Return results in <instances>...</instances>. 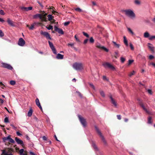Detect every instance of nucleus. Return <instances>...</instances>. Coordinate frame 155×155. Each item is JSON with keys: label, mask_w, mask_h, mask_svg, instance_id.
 I'll use <instances>...</instances> for the list:
<instances>
[{"label": "nucleus", "mask_w": 155, "mask_h": 155, "mask_svg": "<svg viewBox=\"0 0 155 155\" xmlns=\"http://www.w3.org/2000/svg\"><path fill=\"white\" fill-rule=\"evenodd\" d=\"M112 42L114 43V46H115L116 47L118 48H119L120 46L119 44H117L114 41H112Z\"/></svg>", "instance_id": "28"}, {"label": "nucleus", "mask_w": 155, "mask_h": 155, "mask_svg": "<svg viewBox=\"0 0 155 155\" xmlns=\"http://www.w3.org/2000/svg\"><path fill=\"white\" fill-rule=\"evenodd\" d=\"M95 130L97 131V133L98 134L100 135V137L101 138V140L105 144H107V142L105 140V139L104 136L102 135L101 133L100 130L98 129V128L96 126H95Z\"/></svg>", "instance_id": "4"}, {"label": "nucleus", "mask_w": 155, "mask_h": 155, "mask_svg": "<svg viewBox=\"0 0 155 155\" xmlns=\"http://www.w3.org/2000/svg\"><path fill=\"white\" fill-rule=\"evenodd\" d=\"M29 153L31 155H36L33 152L31 151L29 152Z\"/></svg>", "instance_id": "63"}, {"label": "nucleus", "mask_w": 155, "mask_h": 155, "mask_svg": "<svg viewBox=\"0 0 155 155\" xmlns=\"http://www.w3.org/2000/svg\"><path fill=\"white\" fill-rule=\"evenodd\" d=\"M125 14L131 18H134L135 15L133 12L130 10H125L124 11Z\"/></svg>", "instance_id": "3"}, {"label": "nucleus", "mask_w": 155, "mask_h": 155, "mask_svg": "<svg viewBox=\"0 0 155 155\" xmlns=\"http://www.w3.org/2000/svg\"><path fill=\"white\" fill-rule=\"evenodd\" d=\"M35 102L36 105L38 107L41 105L39 102V100L38 98H37L35 100Z\"/></svg>", "instance_id": "25"}, {"label": "nucleus", "mask_w": 155, "mask_h": 155, "mask_svg": "<svg viewBox=\"0 0 155 155\" xmlns=\"http://www.w3.org/2000/svg\"><path fill=\"white\" fill-rule=\"evenodd\" d=\"M34 24L35 25H41L42 24L40 22H35L34 23Z\"/></svg>", "instance_id": "41"}, {"label": "nucleus", "mask_w": 155, "mask_h": 155, "mask_svg": "<svg viewBox=\"0 0 155 155\" xmlns=\"http://www.w3.org/2000/svg\"><path fill=\"white\" fill-rule=\"evenodd\" d=\"M83 34L84 35L87 37L88 38L89 37V35L86 33H85L84 32H83Z\"/></svg>", "instance_id": "45"}, {"label": "nucleus", "mask_w": 155, "mask_h": 155, "mask_svg": "<svg viewBox=\"0 0 155 155\" xmlns=\"http://www.w3.org/2000/svg\"><path fill=\"white\" fill-rule=\"evenodd\" d=\"M149 94H152V91L151 90L148 89L147 90Z\"/></svg>", "instance_id": "52"}, {"label": "nucleus", "mask_w": 155, "mask_h": 155, "mask_svg": "<svg viewBox=\"0 0 155 155\" xmlns=\"http://www.w3.org/2000/svg\"><path fill=\"white\" fill-rule=\"evenodd\" d=\"M0 14L2 15H4L5 13L4 12V11L2 10H0Z\"/></svg>", "instance_id": "53"}, {"label": "nucleus", "mask_w": 155, "mask_h": 155, "mask_svg": "<svg viewBox=\"0 0 155 155\" xmlns=\"http://www.w3.org/2000/svg\"><path fill=\"white\" fill-rule=\"evenodd\" d=\"M154 58V56L152 55H150L149 56V58L150 60H152Z\"/></svg>", "instance_id": "54"}, {"label": "nucleus", "mask_w": 155, "mask_h": 155, "mask_svg": "<svg viewBox=\"0 0 155 155\" xmlns=\"http://www.w3.org/2000/svg\"><path fill=\"white\" fill-rule=\"evenodd\" d=\"M96 47L97 48H99L104 50L106 52H108L109 51V50L108 49L105 48L104 46H102V45H97Z\"/></svg>", "instance_id": "14"}, {"label": "nucleus", "mask_w": 155, "mask_h": 155, "mask_svg": "<svg viewBox=\"0 0 155 155\" xmlns=\"http://www.w3.org/2000/svg\"><path fill=\"white\" fill-rule=\"evenodd\" d=\"M73 67L77 71L81 70L83 69V64L81 63L76 62L73 65Z\"/></svg>", "instance_id": "2"}, {"label": "nucleus", "mask_w": 155, "mask_h": 155, "mask_svg": "<svg viewBox=\"0 0 155 155\" xmlns=\"http://www.w3.org/2000/svg\"><path fill=\"white\" fill-rule=\"evenodd\" d=\"M17 135L18 136H20L22 135V134L20 133L18 131L16 132Z\"/></svg>", "instance_id": "60"}, {"label": "nucleus", "mask_w": 155, "mask_h": 155, "mask_svg": "<svg viewBox=\"0 0 155 155\" xmlns=\"http://www.w3.org/2000/svg\"><path fill=\"white\" fill-rule=\"evenodd\" d=\"M110 102L111 103L113 104L115 107H116L117 106V103L115 100L112 98L111 96H110Z\"/></svg>", "instance_id": "16"}, {"label": "nucleus", "mask_w": 155, "mask_h": 155, "mask_svg": "<svg viewBox=\"0 0 155 155\" xmlns=\"http://www.w3.org/2000/svg\"><path fill=\"white\" fill-rule=\"evenodd\" d=\"M40 33L41 35L45 36L47 39L51 40V39L50 34L47 32H43L42 31H41Z\"/></svg>", "instance_id": "10"}, {"label": "nucleus", "mask_w": 155, "mask_h": 155, "mask_svg": "<svg viewBox=\"0 0 155 155\" xmlns=\"http://www.w3.org/2000/svg\"><path fill=\"white\" fill-rule=\"evenodd\" d=\"M21 9L24 11H28V7H22Z\"/></svg>", "instance_id": "40"}, {"label": "nucleus", "mask_w": 155, "mask_h": 155, "mask_svg": "<svg viewBox=\"0 0 155 155\" xmlns=\"http://www.w3.org/2000/svg\"><path fill=\"white\" fill-rule=\"evenodd\" d=\"M10 135H9L7 137H4L2 138V140L4 142H5L6 140H9L10 137Z\"/></svg>", "instance_id": "21"}, {"label": "nucleus", "mask_w": 155, "mask_h": 155, "mask_svg": "<svg viewBox=\"0 0 155 155\" xmlns=\"http://www.w3.org/2000/svg\"><path fill=\"white\" fill-rule=\"evenodd\" d=\"M92 147H93L94 149L95 150H98V148H97V146L94 143H93L92 144Z\"/></svg>", "instance_id": "24"}, {"label": "nucleus", "mask_w": 155, "mask_h": 155, "mask_svg": "<svg viewBox=\"0 0 155 155\" xmlns=\"http://www.w3.org/2000/svg\"><path fill=\"white\" fill-rule=\"evenodd\" d=\"M24 152V150L23 149H21L19 151V153L21 155L23 154V153Z\"/></svg>", "instance_id": "43"}, {"label": "nucleus", "mask_w": 155, "mask_h": 155, "mask_svg": "<svg viewBox=\"0 0 155 155\" xmlns=\"http://www.w3.org/2000/svg\"><path fill=\"white\" fill-rule=\"evenodd\" d=\"M78 117L80 121L81 124L83 125V126L85 127L86 125V122L85 119L79 115L78 116Z\"/></svg>", "instance_id": "7"}, {"label": "nucleus", "mask_w": 155, "mask_h": 155, "mask_svg": "<svg viewBox=\"0 0 155 155\" xmlns=\"http://www.w3.org/2000/svg\"><path fill=\"white\" fill-rule=\"evenodd\" d=\"M70 23V22L69 21L66 22L64 23V26H67Z\"/></svg>", "instance_id": "51"}, {"label": "nucleus", "mask_w": 155, "mask_h": 155, "mask_svg": "<svg viewBox=\"0 0 155 155\" xmlns=\"http://www.w3.org/2000/svg\"><path fill=\"white\" fill-rule=\"evenodd\" d=\"M90 42L91 43H93L94 42V40L92 37H91L89 39Z\"/></svg>", "instance_id": "32"}, {"label": "nucleus", "mask_w": 155, "mask_h": 155, "mask_svg": "<svg viewBox=\"0 0 155 155\" xmlns=\"http://www.w3.org/2000/svg\"><path fill=\"white\" fill-rule=\"evenodd\" d=\"M124 43L127 46L128 45V42L127 40L126 39V38L125 36L124 37Z\"/></svg>", "instance_id": "26"}, {"label": "nucleus", "mask_w": 155, "mask_h": 155, "mask_svg": "<svg viewBox=\"0 0 155 155\" xmlns=\"http://www.w3.org/2000/svg\"><path fill=\"white\" fill-rule=\"evenodd\" d=\"M54 30L58 31V33L61 35L64 34V32L63 30L61 28H58L57 26H55L54 27Z\"/></svg>", "instance_id": "13"}, {"label": "nucleus", "mask_w": 155, "mask_h": 155, "mask_svg": "<svg viewBox=\"0 0 155 155\" xmlns=\"http://www.w3.org/2000/svg\"><path fill=\"white\" fill-rule=\"evenodd\" d=\"M45 27L48 29V30H52L53 29V26L51 25H49L48 27L46 26Z\"/></svg>", "instance_id": "31"}, {"label": "nucleus", "mask_w": 155, "mask_h": 155, "mask_svg": "<svg viewBox=\"0 0 155 155\" xmlns=\"http://www.w3.org/2000/svg\"><path fill=\"white\" fill-rule=\"evenodd\" d=\"M2 154L4 155H13L12 153L14 152L13 149L10 148H7L6 150H2Z\"/></svg>", "instance_id": "1"}, {"label": "nucleus", "mask_w": 155, "mask_h": 155, "mask_svg": "<svg viewBox=\"0 0 155 155\" xmlns=\"http://www.w3.org/2000/svg\"><path fill=\"white\" fill-rule=\"evenodd\" d=\"M148 47L149 49L152 51L153 52L154 51V47H151L150 45H152V44H151L150 43H148Z\"/></svg>", "instance_id": "22"}, {"label": "nucleus", "mask_w": 155, "mask_h": 155, "mask_svg": "<svg viewBox=\"0 0 155 155\" xmlns=\"http://www.w3.org/2000/svg\"><path fill=\"white\" fill-rule=\"evenodd\" d=\"M18 44L20 46H23L25 44V41L22 38H20L18 40Z\"/></svg>", "instance_id": "11"}, {"label": "nucleus", "mask_w": 155, "mask_h": 155, "mask_svg": "<svg viewBox=\"0 0 155 155\" xmlns=\"http://www.w3.org/2000/svg\"><path fill=\"white\" fill-rule=\"evenodd\" d=\"M1 67L10 70H12L13 69L12 67L10 65L4 63H2Z\"/></svg>", "instance_id": "6"}, {"label": "nucleus", "mask_w": 155, "mask_h": 155, "mask_svg": "<svg viewBox=\"0 0 155 155\" xmlns=\"http://www.w3.org/2000/svg\"><path fill=\"white\" fill-rule=\"evenodd\" d=\"M68 46H71L73 48V46H74V44H71V43H68Z\"/></svg>", "instance_id": "58"}, {"label": "nucleus", "mask_w": 155, "mask_h": 155, "mask_svg": "<svg viewBox=\"0 0 155 155\" xmlns=\"http://www.w3.org/2000/svg\"><path fill=\"white\" fill-rule=\"evenodd\" d=\"M7 22L8 23V24L11 26H14L13 24V22L12 21L10 20L9 18L8 19Z\"/></svg>", "instance_id": "18"}, {"label": "nucleus", "mask_w": 155, "mask_h": 155, "mask_svg": "<svg viewBox=\"0 0 155 155\" xmlns=\"http://www.w3.org/2000/svg\"><path fill=\"white\" fill-rule=\"evenodd\" d=\"M48 20L51 21L52 20V18L53 17L52 15L50 14L48 15Z\"/></svg>", "instance_id": "27"}, {"label": "nucleus", "mask_w": 155, "mask_h": 155, "mask_svg": "<svg viewBox=\"0 0 155 155\" xmlns=\"http://www.w3.org/2000/svg\"><path fill=\"white\" fill-rule=\"evenodd\" d=\"M134 61L133 60H129L128 61V65H130Z\"/></svg>", "instance_id": "46"}, {"label": "nucleus", "mask_w": 155, "mask_h": 155, "mask_svg": "<svg viewBox=\"0 0 155 155\" xmlns=\"http://www.w3.org/2000/svg\"><path fill=\"white\" fill-rule=\"evenodd\" d=\"M4 122L6 123L9 122L8 118V117H6L4 119Z\"/></svg>", "instance_id": "39"}, {"label": "nucleus", "mask_w": 155, "mask_h": 155, "mask_svg": "<svg viewBox=\"0 0 155 155\" xmlns=\"http://www.w3.org/2000/svg\"><path fill=\"white\" fill-rule=\"evenodd\" d=\"M33 113V110L32 109H30L28 112V117H31L32 114Z\"/></svg>", "instance_id": "23"}, {"label": "nucleus", "mask_w": 155, "mask_h": 155, "mask_svg": "<svg viewBox=\"0 0 155 155\" xmlns=\"http://www.w3.org/2000/svg\"><path fill=\"white\" fill-rule=\"evenodd\" d=\"M38 17H39L40 19H42V15L38 14L34 15L33 16V18L34 19L37 18Z\"/></svg>", "instance_id": "17"}, {"label": "nucleus", "mask_w": 155, "mask_h": 155, "mask_svg": "<svg viewBox=\"0 0 155 155\" xmlns=\"http://www.w3.org/2000/svg\"><path fill=\"white\" fill-rule=\"evenodd\" d=\"M42 19H41L42 21L47 22L48 21L46 16L47 15V13H45L44 11L42 12Z\"/></svg>", "instance_id": "8"}, {"label": "nucleus", "mask_w": 155, "mask_h": 155, "mask_svg": "<svg viewBox=\"0 0 155 155\" xmlns=\"http://www.w3.org/2000/svg\"><path fill=\"white\" fill-rule=\"evenodd\" d=\"M130 47L131 50H134V47L133 45L132 44L130 43Z\"/></svg>", "instance_id": "56"}, {"label": "nucleus", "mask_w": 155, "mask_h": 155, "mask_svg": "<svg viewBox=\"0 0 155 155\" xmlns=\"http://www.w3.org/2000/svg\"><path fill=\"white\" fill-rule=\"evenodd\" d=\"M135 4H137V5H139L140 4V1H139L138 0H136L135 1Z\"/></svg>", "instance_id": "55"}, {"label": "nucleus", "mask_w": 155, "mask_h": 155, "mask_svg": "<svg viewBox=\"0 0 155 155\" xmlns=\"http://www.w3.org/2000/svg\"><path fill=\"white\" fill-rule=\"evenodd\" d=\"M74 38H75L76 39V41H78V42H80V41L79 40L78 38H77V37H76V35H75L74 36Z\"/></svg>", "instance_id": "62"}, {"label": "nucleus", "mask_w": 155, "mask_h": 155, "mask_svg": "<svg viewBox=\"0 0 155 155\" xmlns=\"http://www.w3.org/2000/svg\"><path fill=\"white\" fill-rule=\"evenodd\" d=\"M42 139L44 140H47V138L46 137L44 136L42 137Z\"/></svg>", "instance_id": "61"}, {"label": "nucleus", "mask_w": 155, "mask_h": 155, "mask_svg": "<svg viewBox=\"0 0 155 155\" xmlns=\"http://www.w3.org/2000/svg\"><path fill=\"white\" fill-rule=\"evenodd\" d=\"M154 39H155V36H150L149 38L150 40H152Z\"/></svg>", "instance_id": "33"}, {"label": "nucleus", "mask_w": 155, "mask_h": 155, "mask_svg": "<svg viewBox=\"0 0 155 155\" xmlns=\"http://www.w3.org/2000/svg\"><path fill=\"white\" fill-rule=\"evenodd\" d=\"M35 25L34 24H32L31 26L30 27H29V29H30V30H33V28H34V27L35 26Z\"/></svg>", "instance_id": "48"}, {"label": "nucleus", "mask_w": 155, "mask_h": 155, "mask_svg": "<svg viewBox=\"0 0 155 155\" xmlns=\"http://www.w3.org/2000/svg\"><path fill=\"white\" fill-rule=\"evenodd\" d=\"M152 118L151 117H150L148 118V123L149 124H151L152 123L151 121Z\"/></svg>", "instance_id": "35"}, {"label": "nucleus", "mask_w": 155, "mask_h": 155, "mask_svg": "<svg viewBox=\"0 0 155 155\" xmlns=\"http://www.w3.org/2000/svg\"><path fill=\"white\" fill-rule=\"evenodd\" d=\"M115 55H114V57L115 58H117L118 57H117V55L118 54V51H115Z\"/></svg>", "instance_id": "49"}, {"label": "nucleus", "mask_w": 155, "mask_h": 155, "mask_svg": "<svg viewBox=\"0 0 155 155\" xmlns=\"http://www.w3.org/2000/svg\"><path fill=\"white\" fill-rule=\"evenodd\" d=\"M9 142L12 143H15L14 140L12 139L11 137H10L9 140H8Z\"/></svg>", "instance_id": "38"}, {"label": "nucleus", "mask_w": 155, "mask_h": 155, "mask_svg": "<svg viewBox=\"0 0 155 155\" xmlns=\"http://www.w3.org/2000/svg\"><path fill=\"white\" fill-rule=\"evenodd\" d=\"M15 83H16L15 81H14L12 80L10 81V84L11 85H13L15 84Z\"/></svg>", "instance_id": "36"}, {"label": "nucleus", "mask_w": 155, "mask_h": 155, "mask_svg": "<svg viewBox=\"0 0 155 155\" xmlns=\"http://www.w3.org/2000/svg\"><path fill=\"white\" fill-rule=\"evenodd\" d=\"M117 118L119 120H120L121 119V116L120 115H117Z\"/></svg>", "instance_id": "57"}, {"label": "nucleus", "mask_w": 155, "mask_h": 155, "mask_svg": "<svg viewBox=\"0 0 155 155\" xmlns=\"http://www.w3.org/2000/svg\"><path fill=\"white\" fill-rule=\"evenodd\" d=\"M125 60V59L123 57H121L120 61L122 63H123L124 62Z\"/></svg>", "instance_id": "42"}, {"label": "nucleus", "mask_w": 155, "mask_h": 155, "mask_svg": "<svg viewBox=\"0 0 155 155\" xmlns=\"http://www.w3.org/2000/svg\"><path fill=\"white\" fill-rule=\"evenodd\" d=\"M139 104L143 109L145 111L147 114H151L150 112L149 111H148L145 107L144 105L141 102H139Z\"/></svg>", "instance_id": "12"}, {"label": "nucleus", "mask_w": 155, "mask_h": 155, "mask_svg": "<svg viewBox=\"0 0 155 155\" xmlns=\"http://www.w3.org/2000/svg\"><path fill=\"white\" fill-rule=\"evenodd\" d=\"M4 36V34L2 30H0V36L3 37Z\"/></svg>", "instance_id": "47"}, {"label": "nucleus", "mask_w": 155, "mask_h": 155, "mask_svg": "<svg viewBox=\"0 0 155 155\" xmlns=\"http://www.w3.org/2000/svg\"><path fill=\"white\" fill-rule=\"evenodd\" d=\"M88 40V39H85L84 41V44H86L87 43Z\"/></svg>", "instance_id": "59"}, {"label": "nucleus", "mask_w": 155, "mask_h": 155, "mask_svg": "<svg viewBox=\"0 0 155 155\" xmlns=\"http://www.w3.org/2000/svg\"><path fill=\"white\" fill-rule=\"evenodd\" d=\"M27 152L26 151L24 152V153L23 152V154H21L20 155H27Z\"/></svg>", "instance_id": "64"}, {"label": "nucleus", "mask_w": 155, "mask_h": 155, "mask_svg": "<svg viewBox=\"0 0 155 155\" xmlns=\"http://www.w3.org/2000/svg\"><path fill=\"white\" fill-rule=\"evenodd\" d=\"M135 73V72L134 71H133L132 72L129 74V76L131 77L132 75H134Z\"/></svg>", "instance_id": "44"}, {"label": "nucleus", "mask_w": 155, "mask_h": 155, "mask_svg": "<svg viewBox=\"0 0 155 155\" xmlns=\"http://www.w3.org/2000/svg\"><path fill=\"white\" fill-rule=\"evenodd\" d=\"M103 65L105 68H108L112 70H115L114 67L110 64L108 62H105L103 64Z\"/></svg>", "instance_id": "5"}, {"label": "nucleus", "mask_w": 155, "mask_h": 155, "mask_svg": "<svg viewBox=\"0 0 155 155\" xmlns=\"http://www.w3.org/2000/svg\"><path fill=\"white\" fill-rule=\"evenodd\" d=\"M15 140L18 144H20L22 146L24 145L23 141L19 138L16 137L15 138Z\"/></svg>", "instance_id": "15"}, {"label": "nucleus", "mask_w": 155, "mask_h": 155, "mask_svg": "<svg viewBox=\"0 0 155 155\" xmlns=\"http://www.w3.org/2000/svg\"><path fill=\"white\" fill-rule=\"evenodd\" d=\"M100 94L103 97H105V94L104 92L102 91H100Z\"/></svg>", "instance_id": "29"}, {"label": "nucleus", "mask_w": 155, "mask_h": 155, "mask_svg": "<svg viewBox=\"0 0 155 155\" xmlns=\"http://www.w3.org/2000/svg\"><path fill=\"white\" fill-rule=\"evenodd\" d=\"M90 86L94 90L95 89V87L92 84L90 83L89 84Z\"/></svg>", "instance_id": "50"}, {"label": "nucleus", "mask_w": 155, "mask_h": 155, "mask_svg": "<svg viewBox=\"0 0 155 155\" xmlns=\"http://www.w3.org/2000/svg\"><path fill=\"white\" fill-rule=\"evenodd\" d=\"M75 10L79 12H83L82 10L79 8H77L74 9Z\"/></svg>", "instance_id": "30"}, {"label": "nucleus", "mask_w": 155, "mask_h": 155, "mask_svg": "<svg viewBox=\"0 0 155 155\" xmlns=\"http://www.w3.org/2000/svg\"><path fill=\"white\" fill-rule=\"evenodd\" d=\"M128 30L129 32H130L132 35L134 34V32L132 31L131 29L130 28H128Z\"/></svg>", "instance_id": "34"}, {"label": "nucleus", "mask_w": 155, "mask_h": 155, "mask_svg": "<svg viewBox=\"0 0 155 155\" xmlns=\"http://www.w3.org/2000/svg\"><path fill=\"white\" fill-rule=\"evenodd\" d=\"M51 12L53 14L55 15H58V13L57 12L54 11V10L52 9L51 11Z\"/></svg>", "instance_id": "37"}, {"label": "nucleus", "mask_w": 155, "mask_h": 155, "mask_svg": "<svg viewBox=\"0 0 155 155\" xmlns=\"http://www.w3.org/2000/svg\"><path fill=\"white\" fill-rule=\"evenodd\" d=\"M63 58L64 55L59 53L56 56V58L58 59H63Z\"/></svg>", "instance_id": "19"}, {"label": "nucleus", "mask_w": 155, "mask_h": 155, "mask_svg": "<svg viewBox=\"0 0 155 155\" xmlns=\"http://www.w3.org/2000/svg\"><path fill=\"white\" fill-rule=\"evenodd\" d=\"M150 36V34L148 32L146 31L144 33L143 36L145 38H149Z\"/></svg>", "instance_id": "20"}, {"label": "nucleus", "mask_w": 155, "mask_h": 155, "mask_svg": "<svg viewBox=\"0 0 155 155\" xmlns=\"http://www.w3.org/2000/svg\"><path fill=\"white\" fill-rule=\"evenodd\" d=\"M49 44L50 46V48L51 49L53 52L55 54H57L56 50L55 48L53 43L51 42V41H48Z\"/></svg>", "instance_id": "9"}]
</instances>
